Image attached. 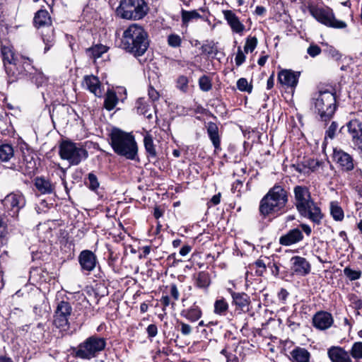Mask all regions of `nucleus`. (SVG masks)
I'll list each match as a JSON object with an SVG mask.
<instances>
[{
	"label": "nucleus",
	"instance_id": "1",
	"mask_svg": "<svg viewBox=\"0 0 362 362\" xmlns=\"http://www.w3.org/2000/svg\"><path fill=\"white\" fill-rule=\"evenodd\" d=\"M149 46L148 36L144 28L136 23L124 30L119 47L135 57L144 54Z\"/></svg>",
	"mask_w": 362,
	"mask_h": 362
},
{
	"label": "nucleus",
	"instance_id": "2",
	"mask_svg": "<svg viewBox=\"0 0 362 362\" xmlns=\"http://www.w3.org/2000/svg\"><path fill=\"white\" fill-rule=\"evenodd\" d=\"M288 202V192L282 186L275 185L261 199L259 214L263 218L279 216L285 212Z\"/></svg>",
	"mask_w": 362,
	"mask_h": 362
},
{
	"label": "nucleus",
	"instance_id": "3",
	"mask_svg": "<svg viewBox=\"0 0 362 362\" xmlns=\"http://www.w3.org/2000/svg\"><path fill=\"white\" fill-rule=\"evenodd\" d=\"M294 205L298 214L303 218L319 225L323 218L320 208L311 197L310 189L303 185L293 187Z\"/></svg>",
	"mask_w": 362,
	"mask_h": 362
},
{
	"label": "nucleus",
	"instance_id": "4",
	"mask_svg": "<svg viewBox=\"0 0 362 362\" xmlns=\"http://www.w3.org/2000/svg\"><path fill=\"white\" fill-rule=\"evenodd\" d=\"M109 139L110 144L115 153L129 160L136 158L138 146L132 133L114 127L109 134Z\"/></svg>",
	"mask_w": 362,
	"mask_h": 362
},
{
	"label": "nucleus",
	"instance_id": "5",
	"mask_svg": "<svg viewBox=\"0 0 362 362\" xmlns=\"http://www.w3.org/2000/svg\"><path fill=\"white\" fill-rule=\"evenodd\" d=\"M313 100L320 119L325 122L330 120L337 109L335 94L329 90L319 91L314 95Z\"/></svg>",
	"mask_w": 362,
	"mask_h": 362
},
{
	"label": "nucleus",
	"instance_id": "6",
	"mask_svg": "<svg viewBox=\"0 0 362 362\" xmlns=\"http://www.w3.org/2000/svg\"><path fill=\"white\" fill-rule=\"evenodd\" d=\"M60 158L71 165H77L88 157V152L81 143L63 140L59 146Z\"/></svg>",
	"mask_w": 362,
	"mask_h": 362
},
{
	"label": "nucleus",
	"instance_id": "7",
	"mask_svg": "<svg viewBox=\"0 0 362 362\" xmlns=\"http://www.w3.org/2000/svg\"><path fill=\"white\" fill-rule=\"evenodd\" d=\"M148 7L144 0H121L116 9L117 15L128 20H140L147 13Z\"/></svg>",
	"mask_w": 362,
	"mask_h": 362
},
{
	"label": "nucleus",
	"instance_id": "8",
	"mask_svg": "<svg viewBox=\"0 0 362 362\" xmlns=\"http://www.w3.org/2000/svg\"><path fill=\"white\" fill-rule=\"evenodd\" d=\"M308 8L310 15L317 21L327 27L335 29H343L347 26L346 22L337 20L335 18L333 10L328 6L310 5Z\"/></svg>",
	"mask_w": 362,
	"mask_h": 362
},
{
	"label": "nucleus",
	"instance_id": "9",
	"mask_svg": "<svg viewBox=\"0 0 362 362\" xmlns=\"http://www.w3.org/2000/svg\"><path fill=\"white\" fill-rule=\"evenodd\" d=\"M105 346V338L96 335L90 336L78 346L75 355L78 358L89 360L97 356Z\"/></svg>",
	"mask_w": 362,
	"mask_h": 362
},
{
	"label": "nucleus",
	"instance_id": "10",
	"mask_svg": "<svg viewBox=\"0 0 362 362\" xmlns=\"http://www.w3.org/2000/svg\"><path fill=\"white\" fill-rule=\"evenodd\" d=\"M4 210V215L11 218L13 221L18 219L19 212L23 209L26 200L25 196L20 191L8 194L1 201Z\"/></svg>",
	"mask_w": 362,
	"mask_h": 362
},
{
	"label": "nucleus",
	"instance_id": "11",
	"mask_svg": "<svg viewBox=\"0 0 362 362\" xmlns=\"http://www.w3.org/2000/svg\"><path fill=\"white\" fill-rule=\"evenodd\" d=\"M32 69H34L33 60L21 56L13 64L6 66V72L8 83H13L23 76L32 74Z\"/></svg>",
	"mask_w": 362,
	"mask_h": 362
},
{
	"label": "nucleus",
	"instance_id": "12",
	"mask_svg": "<svg viewBox=\"0 0 362 362\" xmlns=\"http://www.w3.org/2000/svg\"><path fill=\"white\" fill-rule=\"evenodd\" d=\"M34 153L30 150L22 151V160L17 158L16 162H13L11 165H7L6 168L15 171L22 172L25 175L34 174L37 169L36 160Z\"/></svg>",
	"mask_w": 362,
	"mask_h": 362
},
{
	"label": "nucleus",
	"instance_id": "13",
	"mask_svg": "<svg viewBox=\"0 0 362 362\" xmlns=\"http://www.w3.org/2000/svg\"><path fill=\"white\" fill-rule=\"evenodd\" d=\"M71 312L72 308L69 302L60 301L54 312V324L55 326L62 329L69 328V318Z\"/></svg>",
	"mask_w": 362,
	"mask_h": 362
},
{
	"label": "nucleus",
	"instance_id": "14",
	"mask_svg": "<svg viewBox=\"0 0 362 362\" xmlns=\"http://www.w3.org/2000/svg\"><path fill=\"white\" fill-rule=\"evenodd\" d=\"M78 262L81 271L86 274H89L95 268L98 259L96 255L92 251L85 250L79 254Z\"/></svg>",
	"mask_w": 362,
	"mask_h": 362
},
{
	"label": "nucleus",
	"instance_id": "15",
	"mask_svg": "<svg viewBox=\"0 0 362 362\" xmlns=\"http://www.w3.org/2000/svg\"><path fill=\"white\" fill-rule=\"evenodd\" d=\"M333 160L340 166L342 170L349 172L354 168L352 156L340 148H334Z\"/></svg>",
	"mask_w": 362,
	"mask_h": 362
},
{
	"label": "nucleus",
	"instance_id": "16",
	"mask_svg": "<svg viewBox=\"0 0 362 362\" xmlns=\"http://www.w3.org/2000/svg\"><path fill=\"white\" fill-rule=\"evenodd\" d=\"M291 269L293 273L298 276H306L311 270L310 262L304 257L294 256L291 258Z\"/></svg>",
	"mask_w": 362,
	"mask_h": 362
},
{
	"label": "nucleus",
	"instance_id": "17",
	"mask_svg": "<svg viewBox=\"0 0 362 362\" xmlns=\"http://www.w3.org/2000/svg\"><path fill=\"white\" fill-rule=\"evenodd\" d=\"M313 326L320 329H329L334 323V319L331 313L326 311H319L313 317Z\"/></svg>",
	"mask_w": 362,
	"mask_h": 362
},
{
	"label": "nucleus",
	"instance_id": "18",
	"mask_svg": "<svg viewBox=\"0 0 362 362\" xmlns=\"http://www.w3.org/2000/svg\"><path fill=\"white\" fill-rule=\"evenodd\" d=\"M327 355L332 362H356L353 361L350 352L341 346L330 347Z\"/></svg>",
	"mask_w": 362,
	"mask_h": 362
},
{
	"label": "nucleus",
	"instance_id": "19",
	"mask_svg": "<svg viewBox=\"0 0 362 362\" xmlns=\"http://www.w3.org/2000/svg\"><path fill=\"white\" fill-rule=\"evenodd\" d=\"M304 236L301 230L295 228L289 230L279 238V243L284 246H291L302 241Z\"/></svg>",
	"mask_w": 362,
	"mask_h": 362
},
{
	"label": "nucleus",
	"instance_id": "20",
	"mask_svg": "<svg viewBox=\"0 0 362 362\" xmlns=\"http://www.w3.org/2000/svg\"><path fill=\"white\" fill-rule=\"evenodd\" d=\"M299 76V72L283 70L279 73L278 80L281 84L293 88L297 86Z\"/></svg>",
	"mask_w": 362,
	"mask_h": 362
},
{
	"label": "nucleus",
	"instance_id": "21",
	"mask_svg": "<svg viewBox=\"0 0 362 362\" xmlns=\"http://www.w3.org/2000/svg\"><path fill=\"white\" fill-rule=\"evenodd\" d=\"M225 20L230 27L233 32L242 34L245 30V25L240 22L236 14L230 10L223 11Z\"/></svg>",
	"mask_w": 362,
	"mask_h": 362
},
{
	"label": "nucleus",
	"instance_id": "22",
	"mask_svg": "<svg viewBox=\"0 0 362 362\" xmlns=\"http://www.w3.org/2000/svg\"><path fill=\"white\" fill-rule=\"evenodd\" d=\"M135 108L139 115L145 116L148 119L153 118V112H156L155 108L152 103L144 98H139L136 101Z\"/></svg>",
	"mask_w": 362,
	"mask_h": 362
},
{
	"label": "nucleus",
	"instance_id": "23",
	"mask_svg": "<svg viewBox=\"0 0 362 362\" xmlns=\"http://www.w3.org/2000/svg\"><path fill=\"white\" fill-rule=\"evenodd\" d=\"M206 129L207 135L214 147V151L221 150V136L218 125L213 122H209L206 124Z\"/></svg>",
	"mask_w": 362,
	"mask_h": 362
},
{
	"label": "nucleus",
	"instance_id": "24",
	"mask_svg": "<svg viewBox=\"0 0 362 362\" xmlns=\"http://www.w3.org/2000/svg\"><path fill=\"white\" fill-rule=\"evenodd\" d=\"M233 304L241 311L246 313L249 311L250 305V296L245 293H236L230 291Z\"/></svg>",
	"mask_w": 362,
	"mask_h": 362
},
{
	"label": "nucleus",
	"instance_id": "25",
	"mask_svg": "<svg viewBox=\"0 0 362 362\" xmlns=\"http://www.w3.org/2000/svg\"><path fill=\"white\" fill-rule=\"evenodd\" d=\"M16 159L14 149L11 145H0V161L6 163V167L11 165L13 162H16Z\"/></svg>",
	"mask_w": 362,
	"mask_h": 362
},
{
	"label": "nucleus",
	"instance_id": "26",
	"mask_svg": "<svg viewBox=\"0 0 362 362\" xmlns=\"http://www.w3.org/2000/svg\"><path fill=\"white\" fill-rule=\"evenodd\" d=\"M180 315L190 322H195L202 317V310L195 303L189 308L182 310L180 313Z\"/></svg>",
	"mask_w": 362,
	"mask_h": 362
},
{
	"label": "nucleus",
	"instance_id": "27",
	"mask_svg": "<svg viewBox=\"0 0 362 362\" xmlns=\"http://www.w3.org/2000/svg\"><path fill=\"white\" fill-rule=\"evenodd\" d=\"M83 86H85L96 97L101 96L102 90L100 88V82L98 77L94 76H86L83 80Z\"/></svg>",
	"mask_w": 362,
	"mask_h": 362
},
{
	"label": "nucleus",
	"instance_id": "28",
	"mask_svg": "<svg viewBox=\"0 0 362 362\" xmlns=\"http://www.w3.org/2000/svg\"><path fill=\"white\" fill-rule=\"evenodd\" d=\"M1 53L5 70H6L7 66L13 64L18 58L15 54L13 46L9 45H2L1 47Z\"/></svg>",
	"mask_w": 362,
	"mask_h": 362
},
{
	"label": "nucleus",
	"instance_id": "29",
	"mask_svg": "<svg viewBox=\"0 0 362 362\" xmlns=\"http://www.w3.org/2000/svg\"><path fill=\"white\" fill-rule=\"evenodd\" d=\"M34 185L41 194H49L54 192V185L43 177H37L34 180Z\"/></svg>",
	"mask_w": 362,
	"mask_h": 362
},
{
	"label": "nucleus",
	"instance_id": "30",
	"mask_svg": "<svg viewBox=\"0 0 362 362\" xmlns=\"http://www.w3.org/2000/svg\"><path fill=\"white\" fill-rule=\"evenodd\" d=\"M194 286L200 289L206 291L211 284L210 274L207 272L202 271L193 275Z\"/></svg>",
	"mask_w": 362,
	"mask_h": 362
},
{
	"label": "nucleus",
	"instance_id": "31",
	"mask_svg": "<svg viewBox=\"0 0 362 362\" xmlns=\"http://www.w3.org/2000/svg\"><path fill=\"white\" fill-rule=\"evenodd\" d=\"M293 362H310V353L305 348L295 347L291 352Z\"/></svg>",
	"mask_w": 362,
	"mask_h": 362
},
{
	"label": "nucleus",
	"instance_id": "32",
	"mask_svg": "<svg viewBox=\"0 0 362 362\" xmlns=\"http://www.w3.org/2000/svg\"><path fill=\"white\" fill-rule=\"evenodd\" d=\"M34 25L36 28L49 26L52 24L51 17L46 10L38 11L33 19Z\"/></svg>",
	"mask_w": 362,
	"mask_h": 362
},
{
	"label": "nucleus",
	"instance_id": "33",
	"mask_svg": "<svg viewBox=\"0 0 362 362\" xmlns=\"http://www.w3.org/2000/svg\"><path fill=\"white\" fill-rule=\"evenodd\" d=\"M347 127L349 132L351 135L353 143L356 142V139L358 140V139L362 137V124L358 120H351L348 123Z\"/></svg>",
	"mask_w": 362,
	"mask_h": 362
},
{
	"label": "nucleus",
	"instance_id": "34",
	"mask_svg": "<svg viewBox=\"0 0 362 362\" xmlns=\"http://www.w3.org/2000/svg\"><path fill=\"white\" fill-rule=\"evenodd\" d=\"M144 144L148 157L153 158H156L157 152L156 149V146L153 143V136L149 133H146V134L144 136Z\"/></svg>",
	"mask_w": 362,
	"mask_h": 362
},
{
	"label": "nucleus",
	"instance_id": "35",
	"mask_svg": "<svg viewBox=\"0 0 362 362\" xmlns=\"http://www.w3.org/2000/svg\"><path fill=\"white\" fill-rule=\"evenodd\" d=\"M330 214L336 221H341L344 217V210L338 202L333 201L329 204Z\"/></svg>",
	"mask_w": 362,
	"mask_h": 362
},
{
	"label": "nucleus",
	"instance_id": "36",
	"mask_svg": "<svg viewBox=\"0 0 362 362\" xmlns=\"http://www.w3.org/2000/svg\"><path fill=\"white\" fill-rule=\"evenodd\" d=\"M33 74H29L32 81L36 84L37 87L43 86L47 84L48 78L40 70L32 69Z\"/></svg>",
	"mask_w": 362,
	"mask_h": 362
},
{
	"label": "nucleus",
	"instance_id": "37",
	"mask_svg": "<svg viewBox=\"0 0 362 362\" xmlns=\"http://www.w3.org/2000/svg\"><path fill=\"white\" fill-rule=\"evenodd\" d=\"M118 103V98L113 91L108 90L105 95L104 100V107L110 111L113 110Z\"/></svg>",
	"mask_w": 362,
	"mask_h": 362
},
{
	"label": "nucleus",
	"instance_id": "38",
	"mask_svg": "<svg viewBox=\"0 0 362 362\" xmlns=\"http://www.w3.org/2000/svg\"><path fill=\"white\" fill-rule=\"evenodd\" d=\"M349 352L354 361L360 362L362 360V341L353 343Z\"/></svg>",
	"mask_w": 362,
	"mask_h": 362
},
{
	"label": "nucleus",
	"instance_id": "39",
	"mask_svg": "<svg viewBox=\"0 0 362 362\" xmlns=\"http://www.w3.org/2000/svg\"><path fill=\"white\" fill-rule=\"evenodd\" d=\"M107 51V47L101 44L96 45L86 50L87 54L93 59L99 58Z\"/></svg>",
	"mask_w": 362,
	"mask_h": 362
},
{
	"label": "nucleus",
	"instance_id": "40",
	"mask_svg": "<svg viewBox=\"0 0 362 362\" xmlns=\"http://www.w3.org/2000/svg\"><path fill=\"white\" fill-rule=\"evenodd\" d=\"M228 309V304L226 300L221 298L217 299L214 303V313L217 315H225Z\"/></svg>",
	"mask_w": 362,
	"mask_h": 362
},
{
	"label": "nucleus",
	"instance_id": "41",
	"mask_svg": "<svg viewBox=\"0 0 362 362\" xmlns=\"http://www.w3.org/2000/svg\"><path fill=\"white\" fill-rule=\"evenodd\" d=\"M182 21L183 24L187 25L188 23L193 19H198L201 18V15L196 11H185L182 10L181 12Z\"/></svg>",
	"mask_w": 362,
	"mask_h": 362
},
{
	"label": "nucleus",
	"instance_id": "42",
	"mask_svg": "<svg viewBox=\"0 0 362 362\" xmlns=\"http://www.w3.org/2000/svg\"><path fill=\"white\" fill-rule=\"evenodd\" d=\"M199 86L204 92L209 91L212 88L211 79L208 76H202L199 79Z\"/></svg>",
	"mask_w": 362,
	"mask_h": 362
},
{
	"label": "nucleus",
	"instance_id": "43",
	"mask_svg": "<svg viewBox=\"0 0 362 362\" xmlns=\"http://www.w3.org/2000/svg\"><path fill=\"white\" fill-rule=\"evenodd\" d=\"M86 185L91 191L96 192L98 189L100 182L97 176L93 173L88 174V182Z\"/></svg>",
	"mask_w": 362,
	"mask_h": 362
},
{
	"label": "nucleus",
	"instance_id": "44",
	"mask_svg": "<svg viewBox=\"0 0 362 362\" xmlns=\"http://www.w3.org/2000/svg\"><path fill=\"white\" fill-rule=\"evenodd\" d=\"M14 222L15 221H13L11 218L8 216H0V240L4 238L7 233V223L11 224L12 223Z\"/></svg>",
	"mask_w": 362,
	"mask_h": 362
},
{
	"label": "nucleus",
	"instance_id": "45",
	"mask_svg": "<svg viewBox=\"0 0 362 362\" xmlns=\"http://www.w3.org/2000/svg\"><path fill=\"white\" fill-rule=\"evenodd\" d=\"M344 128V127H341L339 129V124L337 122H332L330 124V126L328 127L327 130L325 133V139L329 138L330 139H333L337 132H341V129Z\"/></svg>",
	"mask_w": 362,
	"mask_h": 362
},
{
	"label": "nucleus",
	"instance_id": "46",
	"mask_svg": "<svg viewBox=\"0 0 362 362\" xmlns=\"http://www.w3.org/2000/svg\"><path fill=\"white\" fill-rule=\"evenodd\" d=\"M188 83V78L185 76L182 75L180 76L177 79L176 87L182 92L187 93L189 88Z\"/></svg>",
	"mask_w": 362,
	"mask_h": 362
},
{
	"label": "nucleus",
	"instance_id": "47",
	"mask_svg": "<svg viewBox=\"0 0 362 362\" xmlns=\"http://www.w3.org/2000/svg\"><path fill=\"white\" fill-rule=\"evenodd\" d=\"M257 45V39L256 37H248L246 39L244 46V52L245 53L252 52Z\"/></svg>",
	"mask_w": 362,
	"mask_h": 362
},
{
	"label": "nucleus",
	"instance_id": "48",
	"mask_svg": "<svg viewBox=\"0 0 362 362\" xmlns=\"http://www.w3.org/2000/svg\"><path fill=\"white\" fill-rule=\"evenodd\" d=\"M344 275L350 280L355 281L360 279L361 272L360 270H354L350 267H345L344 269Z\"/></svg>",
	"mask_w": 362,
	"mask_h": 362
},
{
	"label": "nucleus",
	"instance_id": "49",
	"mask_svg": "<svg viewBox=\"0 0 362 362\" xmlns=\"http://www.w3.org/2000/svg\"><path fill=\"white\" fill-rule=\"evenodd\" d=\"M237 88L240 91H245L247 93H251L252 90V86L248 84L247 80L245 78H240L238 80Z\"/></svg>",
	"mask_w": 362,
	"mask_h": 362
},
{
	"label": "nucleus",
	"instance_id": "50",
	"mask_svg": "<svg viewBox=\"0 0 362 362\" xmlns=\"http://www.w3.org/2000/svg\"><path fill=\"white\" fill-rule=\"evenodd\" d=\"M182 39L180 35L177 34H170L168 37V44L169 46L176 48L181 45Z\"/></svg>",
	"mask_w": 362,
	"mask_h": 362
},
{
	"label": "nucleus",
	"instance_id": "51",
	"mask_svg": "<svg viewBox=\"0 0 362 362\" xmlns=\"http://www.w3.org/2000/svg\"><path fill=\"white\" fill-rule=\"evenodd\" d=\"M305 162L309 173L316 171L322 163L321 161L315 159H308Z\"/></svg>",
	"mask_w": 362,
	"mask_h": 362
},
{
	"label": "nucleus",
	"instance_id": "52",
	"mask_svg": "<svg viewBox=\"0 0 362 362\" xmlns=\"http://www.w3.org/2000/svg\"><path fill=\"white\" fill-rule=\"evenodd\" d=\"M246 57L244 52L242 50L241 47H238L235 62L237 66L242 65L245 61Z\"/></svg>",
	"mask_w": 362,
	"mask_h": 362
},
{
	"label": "nucleus",
	"instance_id": "53",
	"mask_svg": "<svg viewBox=\"0 0 362 362\" xmlns=\"http://www.w3.org/2000/svg\"><path fill=\"white\" fill-rule=\"evenodd\" d=\"M322 52L321 48L315 44H310L308 48L307 49V53L311 57H315L318 56Z\"/></svg>",
	"mask_w": 362,
	"mask_h": 362
},
{
	"label": "nucleus",
	"instance_id": "54",
	"mask_svg": "<svg viewBox=\"0 0 362 362\" xmlns=\"http://www.w3.org/2000/svg\"><path fill=\"white\" fill-rule=\"evenodd\" d=\"M178 323L180 326V331L182 335L189 336L192 334V327L189 324H187L182 321L179 322Z\"/></svg>",
	"mask_w": 362,
	"mask_h": 362
},
{
	"label": "nucleus",
	"instance_id": "55",
	"mask_svg": "<svg viewBox=\"0 0 362 362\" xmlns=\"http://www.w3.org/2000/svg\"><path fill=\"white\" fill-rule=\"evenodd\" d=\"M255 265L257 267L256 274L258 276H262L264 274V272L266 271V269H267L266 264L264 262V261L262 259H257L255 262Z\"/></svg>",
	"mask_w": 362,
	"mask_h": 362
},
{
	"label": "nucleus",
	"instance_id": "56",
	"mask_svg": "<svg viewBox=\"0 0 362 362\" xmlns=\"http://www.w3.org/2000/svg\"><path fill=\"white\" fill-rule=\"evenodd\" d=\"M292 167L298 173H303L304 175L309 174V170L306 167L305 161L303 162L302 163L293 164Z\"/></svg>",
	"mask_w": 362,
	"mask_h": 362
},
{
	"label": "nucleus",
	"instance_id": "57",
	"mask_svg": "<svg viewBox=\"0 0 362 362\" xmlns=\"http://www.w3.org/2000/svg\"><path fill=\"white\" fill-rule=\"evenodd\" d=\"M146 332L149 339L155 337L158 334L157 326L155 324L149 325L146 328Z\"/></svg>",
	"mask_w": 362,
	"mask_h": 362
},
{
	"label": "nucleus",
	"instance_id": "58",
	"mask_svg": "<svg viewBox=\"0 0 362 362\" xmlns=\"http://www.w3.org/2000/svg\"><path fill=\"white\" fill-rule=\"evenodd\" d=\"M170 293L171 296L173 298V299L175 300H177L180 297V293H179L177 286L175 284H173L170 285Z\"/></svg>",
	"mask_w": 362,
	"mask_h": 362
},
{
	"label": "nucleus",
	"instance_id": "59",
	"mask_svg": "<svg viewBox=\"0 0 362 362\" xmlns=\"http://www.w3.org/2000/svg\"><path fill=\"white\" fill-rule=\"evenodd\" d=\"M148 96L149 98L151 100V103H153L154 101L157 100L159 98V93L156 89H154L152 87H150L148 89Z\"/></svg>",
	"mask_w": 362,
	"mask_h": 362
},
{
	"label": "nucleus",
	"instance_id": "60",
	"mask_svg": "<svg viewBox=\"0 0 362 362\" xmlns=\"http://www.w3.org/2000/svg\"><path fill=\"white\" fill-rule=\"evenodd\" d=\"M221 194L220 192L216 194H215V195H214L211 197V199H210V201L208 203V204H211L213 206L218 204L220 203V202H221Z\"/></svg>",
	"mask_w": 362,
	"mask_h": 362
},
{
	"label": "nucleus",
	"instance_id": "61",
	"mask_svg": "<svg viewBox=\"0 0 362 362\" xmlns=\"http://www.w3.org/2000/svg\"><path fill=\"white\" fill-rule=\"evenodd\" d=\"M191 250L192 247L190 245H185L181 247L179 252L181 256L185 257L188 255Z\"/></svg>",
	"mask_w": 362,
	"mask_h": 362
},
{
	"label": "nucleus",
	"instance_id": "62",
	"mask_svg": "<svg viewBox=\"0 0 362 362\" xmlns=\"http://www.w3.org/2000/svg\"><path fill=\"white\" fill-rule=\"evenodd\" d=\"M243 186L242 181L237 180L232 185L231 191L235 193L236 191L240 192V188Z\"/></svg>",
	"mask_w": 362,
	"mask_h": 362
},
{
	"label": "nucleus",
	"instance_id": "63",
	"mask_svg": "<svg viewBox=\"0 0 362 362\" xmlns=\"http://www.w3.org/2000/svg\"><path fill=\"white\" fill-rule=\"evenodd\" d=\"M161 304L163 305V310H165V308L170 305V299L168 296H163L160 300Z\"/></svg>",
	"mask_w": 362,
	"mask_h": 362
},
{
	"label": "nucleus",
	"instance_id": "64",
	"mask_svg": "<svg viewBox=\"0 0 362 362\" xmlns=\"http://www.w3.org/2000/svg\"><path fill=\"white\" fill-rule=\"evenodd\" d=\"M163 215V210L159 206H156L153 210V216L156 219L162 217Z\"/></svg>",
	"mask_w": 362,
	"mask_h": 362
}]
</instances>
